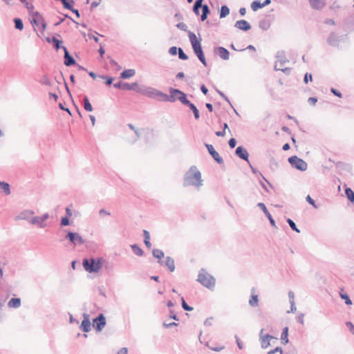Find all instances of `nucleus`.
Instances as JSON below:
<instances>
[{"mask_svg": "<svg viewBox=\"0 0 354 354\" xmlns=\"http://www.w3.org/2000/svg\"><path fill=\"white\" fill-rule=\"evenodd\" d=\"M203 185L201 173L197 169L196 166H191L187 171L183 177V186H194L198 189Z\"/></svg>", "mask_w": 354, "mask_h": 354, "instance_id": "nucleus-1", "label": "nucleus"}, {"mask_svg": "<svg viewBox=\"0 0 354 354\" xmlns=\"http://www.w3.org/2000/svg\"><path fill=\"white\" fill-rule=\"evenodd\" d=\"M84 268L88 272H97L102 267V259L100 258L84 259L82 262Z\"/></svg>", "mask_w": 354, "mask_h": 354, "instance_id": "nucleus-2", "label": "nucleus"}, {"mask_svg": "<svg viewBox=\"0 0 354 354\" xmlns=\"http://www.w3.org/2000/svg\"><path fill=\"white\" fill-rule=\"evenodd\" d=\"M197 281L209 289H212L215 286V279L203 268L200 270Z\"/></svg>", "mask_w": 354, "mask_h": 354, "instance_id": "nucleus-3", "label": "nucleus"}, {"mask_svg": "<svg viewBox=\"0 0 354 354\" xmlns=\"http://www.w3.org/2000/svg\"><path fill=\"white\" fill-rule=\"evenodd\" d=\"M138 93L150 98L157 99L158 100H160V98H163L164 97L163 92L145 85L139 86Z\"/></svg>", "mask_w": 354, "mask_h": 354, "instance_id": "nucleus-4", "label": "nucleus"}, {"mask_svg": "<svg viewBox=\"0 0 354 354\" xmlns=\"http://www.w3.org/2000/svg\"><path fill=\"white\" fill-rule=\"evenodd\" d=\"M288 160L292 167L301 171H304L307 169V163L301 158H298L297 156L289 157Z\"/></svg>", "mask_w": 354, "mask_h": 354, "instance_id": "nucleus-5", "label": "nucleus"}, {"mask_svg": "<svg viewBox=\"0 0 354 354\" xmlns=\"http://www.w3.org/2000/svg\"><path fill=\"white\" fill-rule=\"evenodd\" d=\"M188 37L191 42L194 54L197 55L200 53H202L203 48L201 44V39H198L196 35L191 31L188 32Z\"/></svg>", "mask_w": 354, "mask_h": 354, "instance_id": "nucleus-6", "label": "nucleus"}, {"mask_svg": "<svg viewBox=\"0 0 354 354\" xmlns=\"http://www.w3.org/2000/svg\"><path fill=\"white\" fill-rule=\"evenodd\" d=\"M139 85L137 82H133L131 84L127 82H123L122 81H119L115 84H113V87L115 88L122 89L124 91H134L138 93V89L139 88Z\"/></svg>", "mask_w": 354, "mask_h": 354, "instance_id": "nucleus-7", "label": "nucleus"}, {"mask_svg": "<svg viewBox=\"0 0 354 354\" xmlns=\"http://www.w3.org/2000/svg\"><path fill=\"white\" fill-rule=\"evenodd\" d=\"M65 239H68L74 245L77 244L83 245L85 242L82 237L77 232H68L66 234Z\"/></svg>", "mask_w": 354, "mask_h": 354, "instance_id": "nucleus-8", "label": "nucleus"}, {"mask_svg": "<svg viewBox=\"0 0 354 354\" xmlns=\"http://www.w3.org/2000/svg\"><path fill=\"white\" fill-rule=\"evenodd\" d=\"M106 325V318L102 313H100L93 320V326L97 332L102 331Z\"/></svg>", "mask_w": 354, "mask_h": 354, "instance_id": "nucleus-9", "label": "nucleus"}, {"mask_svg": "<svg viewBox=\"0 0 354 354\" xmlns=\"http://www.w3.org/2000/svg\"><path fill=\"white\" fill-rule=\"evenodd\" d=\"M49 218L48 213L44 214L41 216H34L29 220V223L32 225H37L39 227L43 228L46 226L44 223Z\"/></svg>", "mask_w": 354, "mask_h": 354, "instance_id": "nucleus-10", "label": "nucleus"}, {"mask_svg": "<svg viewBox=\"0 0 354 354\" xmlns=\"http://www.w3.org/2000/svg\"><path fill=\"white\" fill-rule=\"evenodd\" d=\"M277 61L274 64V70L278 71L279 67H283L284 64L288 62L286 57L285 51H278L276 55Z\"/></svg>", "mask_w": 354, "mask_h": 354, "instance_id": "nucleus-11", "label": "nucleus"}, {"mask_svg": "<svg viewBox=\"0 0 354 354\" xmlns=\"http://www.w3.org/2000/svg\"><path fill=\"white\" fill-rule=\"evenodd\" d=\"M209 153L213 159L219 165L223 164V159L220 156L218 153L214 149V147L210 144H205Z\"/></svg>", "mask_w": 354, "mask_h": 354, "instance_id": "nucleus-12", "label": "nucleus"}, {"mask_svg": "<svg viewBox=\"0 0 354 354\" xmlns=\"http://www.w3.org/2000/svg\"><path fill=\"white\" fill-rule=\"evenodd\" d=\"M174 90H178V88H169V95H167L166 93H164L163 98H160V101L162 102H174L178 100V97H179L178 93H174Z\"/></svg>", "mask_w": 354, "mask_h": 354, "instance_id": "nucleus-13", "label": "nucleus"}, {"mask_svg": "<svg viewBox=\"0 0 354 354\" xmlns=\"http://www.w3.org/2000/svg\"><path fill=\"white\" fill-rule=\"evenodd\" d=\"M214 54L218 55L223 60H228L230 58V52L223 46H218L214 48Z\"/></svg>", "mask_w": 354, "mask_h": 354, "instance_id": "nucleus-14", "label": "nucleus"}, {"mask_svg": "<svg viewBox=\"0 0 354 354\" xmlns=\"http://www.w3.org/2000/svg\"><path fill=\"white\" fill-rule=\"evenodd\" d=\"M62 49L64 52V64L66 66H71L76 64V62L75 59L70 55L67 48L66 46H62Z\"/></svg>", "mask_w": 354, "mask_h": 354, "instance_id": "nucleus-15", "label": "nucleus"}, {"mask_svg": "<svg viewBox=\"0 0 354 354\" xmlns=\"http://www.w3.org/2000/svg\"><path fill=\"white\" fill-rule=\"evenodd\" d=\"M235 154L241 159L249 162V153L243 146H239L235 150Z\"/></svg>", "mask_w": 354, "mask_h": 354, "instance_id": "nucleus-16", "label": "nucleus"}, {"mask_svg": "<svg viewBox=\"0 0 354 354\" xmlns=\"http://www.w3.org/2000/svg\"><path fill=\"white\" fill-rule=\"evenodd\" d=\"M83 320L82 322V324L80 326V328L85 332V333H88L91 330V322H90V319H89V315L86 313H84L83 314Z\"/></svg>", "mask_w": 354, "mask_h": 354, "instance_id": "nucleus-17", "label": "nucleus"}, {"mask_svg": "<svg viewBox=\"0 0 354 354\" xmlns=\"http://www.w3.org/2000/svg\"><path fill=\"white\" fill-rule=\"evenodd\" d=\"M257 206L263 212L266 217L268 218L270 225L274 227H277L275 221L273 219L272 215L268 212L266 205L263 203H259Z\"/></svg>", "mask_w": 354, "mask_h": 354, "instance_id": "nucleus-18", "label": "nucleus"}, {"mask_svg": "<svg viewBox=\"0 0 354 354\" xmlns=\"http://www.w3.org/2000/svg\"><path fill=\"white\" fill-rule=\"evenodd\" d=\"M234 27L243 31H248L251 29L249 22L244 19L236 21Z\"/></svg>", "mask_w": 354, "mask_h": 354, "instance_id": "nucleus-19", "label": "nucleus"}, {"mask_svg": "<svg viewBox=\"0 0 354 354\" xmlns=\"http://www.w3.org/2000/svg\"><path fill=\"white\" fill-rule=\"evenodd\" d=\"M35 214V212L30 209H26L20 212V214L16 216V220H26L28 221L30 219V216Z\"/></svg>", "mask_w": 354, "mask_h": 354, "instance_id": "nucleus-20", "label": "nucleus"}, {"mask_svg": "<svg viewBox=\"0 0 354 354\" xmlns=\"http://www.w3.org/2000/svg\"><path fill=\"white\" fill-rule=\"evenodd\" d=\"M173 91H174V93L178 94L179 97H178V100L183 105L188 106L191 103V102L189 100H187V95L184 92H183L182 91H180V90H174Z\"/></svg>", "mask_w": 354, "mask_h": 354, "instance_id": "nucleus-21", "label": "nucleus"}, {"mask_svg": "<svg viewBox=\"0 0 354 354\" xmlns=\"http://www.w3.org/2000/svg\"><path fill=\"white\" fill-rule=\"evenodd\" d=\"M310 6L313 9L322 10L325 6L324 0H309Z\"/></svg>", "mask_w": 354, "mask_h": 354, "instance_id": "nucleus-22", "label": "nucleus"}, {"mask_svg": "<svg viewBox=\"0 0 354 354\" xmlns=\"http://www.w3.org/2000/svg\"><path fill=\"white\" fill-rule=\"evenodd\" d=\"M327 41L330 46H337L339 45V42L340 41V39L339 37H338L335 33L332 32L329 35Z\"/></svg>", "mask_w": 354, "mask_h": 354, "instance_id": "nucleus-23", "label": "nucleus"}, {"mask_svg": "<svg viewBox=\"0 0 354 354\" xmlns=\"http://www.w3.org/2000/svg\"><path fill=\"white\" fill-rule=\"evenodd\" d=\"M21 305V300L19 297H14L9 300L8 306L10 308H19Z\"/></svg>", "mask_w": 354, "mask_h": 354, "instance_id": "nucleus-24", "label": "nucleus"}, {"mask_svg": "<svg viewBox=\"0 0 354 354\" xmlns=\"http://www.w3.org/2000/svg\"><path fill=\"white\" fill-rule=\"evenodd\" d=\"M46 41L48 43H52L56 50H58L59 48H62L63 46H61L62 41L57 39L55 37H47Z\"/></svg>", "mask_w": 354, "mask_h": 354, "instance_id": "nucleus-25", "label": "nucleus"}, {"mask_svg": "<svg viewBox=\"0 0 354 354\" xmlns=\"http://www.w3.org/2000/svg\"><path fill=\"white\" fill-rule=\"evenodd\" d=\"M263 328H262L259 333V339L261 344V347L263 348H266L270 346V342L269 339H266L265 337V335H263Z\"/></svg>", "mask_w": 354, "mask_h": 354, "instance_id": "nucleus-26", "label": "nucleus"}, {"mask_svg": "<svg viewBox=\"0 0 354 354\" xmlns=\"http://www.w3.org/2000/svg\"><path fill=\"white\" fill-rule=\"evenodd\" d=\"M136 74V71L134 69H126L123 71L120 75V77L122 79H129Z\"/></svg>", "mask_w": 354, "mask_h": 354, "instance_id": "nucleus-27", "label": "nucleus"}, {"mask_svg": "<svg viewBox=\"0 0 354 354\" xmlns=\"http://www.w3.org/2000/svg\"><path fill=\"white\" fill-rule=\"evenodd\" d=\"M152 254H153V256L155 258L159 259L158 263L160 265L163 264V262L162 261H160V260H161L162 258L164 257L165 254H164V252L161 250H160V249H153L152 250Z\"/></svg>", "mask_w": 354, "mask_h": 354, "instance_id": "nucleus-28", "label": "nucleus"}, {"mask_svg": "<svg viewBox=\"0 0 354 354\" xmlns=\"http://www.w3.org/2000/svg\"><path fill=\"white\" fill-rule=\"evenodd\" d=\"M165 265L168 268L170 272L175 270L174 260L171 257H167Z\"/></svg>", "mask_w": 354, "mask_h": 354, "instance_id": "nucleus-29", "label": "nucleus"}, {"mask_svg": "<svg viewBox=\"0 0 354 354\" xmlns=\"http://www.w3.org/2000/svg\"><path fill=\"white\" fill-rule=\"evenodd\" d=\"M210 13V10L209 6L207 4H203L202 7V15L201 16V19L202 21H204L207 19L208 15Z\"/></svg>", "mask_w": 354, "mask_h": 354, "instance_id": "nucleus-30", "label": "nucleus"}, {"mask_svg": "<svg viewBox=\"0 0 354 354\" xmlns=\"http://www.w3.org/2000/svg\"><path fill=\"white\" fill-rule=\"evenodd\" d=\"M143 236H144V243L147 248H151V243L150 242V234L149 232L144 230H143Z\"/></svg>", "mask_w": 354, "mask_h": 354, "instance_id": "nucleus-31", "label": "nucleus"}, {"mask_svg": "<svg viewBox=\"0 0 354 354\" xmlns=\"http://www.w3.org/2000/svg\"><path fill=\"white\" fill-rule=\"evenodd\" d=\"M288 328L286 326L283 328V330H282V333L281 335V339L282 340L283 344H286L288 343L289 340H288Z\"/></svg>", "mask_w": 354, "mask_h": 354, "instance_id": "nucleus-32", "label": "nucleus"}, {"mask_svg": "<svg viewBox=\"0 0 354 354\" xmlns=\"http://www.w3.org/2000/svg\"><path fill=\"white\" fill-rule=\"evenodd\" d=\"M131 248L133 253L138 256L142 257L144 254V252L141 248H140L137 244L131 245Z\"/></svg>", "mask_w": 354, "mask_h": 354, "instance_id": "nucleus-33", "label": "nucleus"}, {"mask_svg": "<svg viewBox=\"0 0 354 354\" xmlns=\"http://www.w3.org/2000/svg\"><path fill=\"white\" fill-rule=\"evenodd\" d=\"M203 0H196L194 6H193V11L196 15H199V9L202 8L203 4Z\"/></svg>", "mask_w": 354, "mask_h": 354, "instance_id": "nucleus-34", "label": "nucleus"}, {"mask_svg": "<svg viewBox=\"0 0 354 354\" xmlns=\"http://www.w3.org/2000/svg\"><path fill=\"white\" fill-rule=\"evenodd\" d=\"M83 105L84 108L86 111H92L93 107L91 104L89 102L88 97L86 95H84L83 98Z\"/></svg>", "mask_w": 354, "mask_h": 354, "instance_id": "nucleus-35", "label": "nucleus"}, {"mask_svg": "<svg viewBox=\"0 0 354 354\" xmlns=\"http://www.w3.org/2000/svg\"><path fill=\"white\" fill-rule=\"evenodd\" d=\"M0 188L3 189L6 195L10 194V187L8 183L0 180Z\"/></svg>", "mask_w": 354, "mask_h": 354, "instance_id": "nucleus-36", "label": "nucleus"}, {"mask_svg": "<svg viewBox=\"0 0 354 354\" xmlns=\"http://www.w3.org/2000/svg\"><path fill=\"white\" fill-rule=\"evenodd\" d=\"M250 306L252 307H256L259 305V298L257 295L252 294L251 297L249 300Z\"/></svg>", "mask_w": 354, "mask_h": 354, "instance_id": "nucleus-37", "label": "nucleus"}, {"mask_svg": "<svg viewBox=\"0 0 354 354\" xmlns=\"http://www.w3.org/2000/svg\"><path fill=\"white\" fill-rule=\"evenodd\" d=\"M230 14V9L226 5L221 6L220 10V18H225Z\"/></svg>", "mask_w": 354, "mask_h": 354, "instance_id": "nucleus-38", "label": "nucleus"}, {"mask_svg": "<svg viewBox=\"0 0 354 354\" xmlns=\"http://www.w3.org/2000/svg\"><path fill=\"white\" fill-rule=\"evenodd\" d=\"M259 26L263 30H267L270 26V23L266 19H262L259 21Z\"/></svg>", "mask_w": 354, "mask_h": 354, "instance_id": "nucleus-39", "label": "nucleus"}, {"mask_svg": "<svg viewBox=\"0 0 354 354\" xmlns=\"http://www.w3.org/2000/svg\"><path fill=\"white\" fill-rule=\"evenodd\" d=\"M187 106L193 111L194 118L198 120L200 118V113L197 107L192 102Z\"/></svg>", "mask_w": 354, "mask_h": 354, "instance_id": "nucleus-40", "label": "nucleus"}, {"mask_svg": "<svg viewBox=\"0 0 354 354\" xmlns=\"http://www.w3.org/2000/svg\"><path fill=\"white\" fill-rule=\"evenodd\" d=\"M34 15L35 17H38V19L40 21V25L41 26V29H42L43 31H44L46 30V24L45 22V20H44V17H42V15H41L39 14V12H35L34 13Z\"/></svg>", "mask_w": 354, "mask_h": 354, "instance_id": "nucleus-41", "label": "nucleus"}, {"mask_svg": "<svg viewBox=\"0 0 354 354\" xmlns=\"http://www.w3.org/2000/svg\"><path fill=\"white\" fill-rule=\"evenodd\" d=\"M250 6L254 12H257L259 9L263 8L262 6V3H261L258 0L252 1Z\"/></svg>", "mask_w": 354, "mask_h": 354, "instance_id": "nucleus-42", "label": "nucleus"}, {"mask_svg": "<svg viewBox=\"0 0 354 354\" xmlns=\"http://www.w3.org/2000/svg\"><path fill=\"white\" fill-rule=\"evenodd\" d=\"M15 23V28L19 30H22L24 28V24L20 18H15L13 19Z\"/></svg>", "mask_w": 354, "mask_h": 354, "instance_id": "nucleus-43", "label": "nucleus"}, {"mask_svg": "<svg viewBox=\"0 0 354 354\" xmlns=\"http://www.w3.org/2000/svg\"><path fill=\"white\" fill-rule=\"evenodd\" d=\"M345 194L351 202H354V192L351 188H346Z\"/></svg>", "mask_w": 354, "mask_h": 354, "instance_id": "nucleus-44", "label": "nucleus"}, {"mask_svg": "<svg viewBox=\"0 0 354 354\" xmlns=\"http://www.w3.org/2000/svg\"><path fill=\"white\" fill-rule=\"evenodd\" d=\"M287 223H288V225H290V228L297 232V233H299L300 232V230L297 228L295 223L290 218H288L287 219Z\"/></svg>", "mask_w": 354, "mask_h": 354, "instance_id": "nucleus-45", "label": "nucleus"}, {"mask_svg": "<svg viewBox=\"0 0 354 354\" xmlns=\"http://www.w3.org/2000/svg\"><path fill=\"white\" fill-rule=\"evenodd\" d=\"M39 82L42 84L50 86L51 82L50 79L46 75H43L39 80Z\"/></svg>", "mask_w": 354, "mask_h": 354, "instance_id": "nucleus-46", "label": "nucleus"}, {"mask_svg": "<svg viewBox=\"0 0 354 354\" xmlns=\"http://www.w3.org/2000/svg\"><path fill=\"white\" fill-rule=\"evenodd\" d=\"M99 77L101 79L106 80L105 84L107 86H110L113 83V81L114 80L113 77H107V76H106L104 75H100Z\"/></svg>", "mask_w": 354, "mask_h": 354, "instance_id": "nucleus-47", "label": "nucleus"}, {"mask_svg": "<svg viewBox=\"0 0 354 354\" xmlns=\"http://www.w3.org/2000/svg\"><path fill=\"white\" fill-rule=\"evenodd\" d=\"M178 57L180 59L182 60H187L188 59V56L184 53L183 50L181 48H178Z\"/></svg>", "mask_w": 354, "mask_h": 354, "instance_id": "nucleus-48", "label": "nucleus"}, {"mask_svg": "<svg viewBox=\"0 0 354 354\" xmlns=\"http://www.w3.org/2000/svg\"><path fill=\"white\" fill-rule=\"evenodd\" d=\"M25 4V6L26 8H27V10H28L30 15H31L32 17H35L34 15V13L35 12L33 11L34 10V6L32 5V4H30L27 1H26V3H24Z\"/></svg>", "mask_w": 354, "mask_h": 354, "instance_id": "nucleus-49", "label": "nucleus"}, {"mask_svg": "<svg viewBox=\"0 0 354 354\" xmlns=\"http://www.w3.org/2000/svg\"><path fill=\"white\" fill-rule=\"evenodd\" d=\"M196 57H198V59L200 60V62L205 66H207V62H206V59H205V55H204V53H203V50L202 51V53H200L199 54H198L196 55Z\"/></svg>", "mask_w": 354, "mask_h": 354, "instance_id": "nucleus-50", "label": "nucleus"}, {"mask_svg": "<svg viewBox=\"0 0 354 354\" xmlns=\"http://www.w3.org/2000/svg\"><path fill=\"white\" fill-rule=\"evenodd\" d=\"M181 301H182V308L186 310V311H192L193 310V308L189 306L185 301L183 297H181Z\"/></svg>", "mask_w": 354, "mask_h": 354, "instance_id": "nucleus-51", "label": "nucleus"}, {"mask_svg": "<svg viewBox=\"0 0 354 354\" xmlns=\"http://www.w3.org/2000/svg\"><path fill=\"white\" fill-rule=\"evenodd\" d=\"M340 297L342 299H344L345 301V304L346 305H351L352 304V301L351 300L349 296L347 295V294H340Z\"/></svg>", "mask_w": 354, "mask_h": 354, "instance_id": "nucleus-52", "label": "nucleus"}, {"mask_svg": "<svg viewBox=\"0 0 354 354\" xmlns=\"http://www.w3.org/2000/svg\"><path fill=\"white\" fill-rule=\"evenodd\" d=\"M70 224L69 218L68 216L62 217L61 219L60 225L62 226H67Z\"/></svg>", "mask_w": 354, "mask_h": 354, "instance_id": "nucleus-53", "label": "nucleus"}, {"mask_svg": "<svg viewBox=\"0 0 354 354\" xmlns=\"http://www.w3.org/2000/svg\"><path fill=\"white\" fill-rule=\"evenodd\" d=\"M268 354H282V348L281 347H276L274 349L269 351Z\"/></svg>", "mask_w": 354, "mask_h": 354, "instance_id": "nucleus-54", "label": "nucleus"}, {"mask_svg": "<svg viewBox=\"0 0 354 354\" xmlns=\"http://www.w3.org/2000/svg\"><path fill=\"white\" fill-rule=\"evenodd\" d=\"M306 200L309 204L312 205L315 208H317V206L315 205V200L313 199L310 195H308L306 196Z\"/></svg>", "mask_w": 354, "mask_h": 354, "instance_id": "nucleus-55", "label": "nucleus"}, {"mask_svg": "<svg viewBox=\"0 0 354 354\" xmlns=\"http://www.w3.org/2000/svg\"><path fill=\"white\" fill-rule=\"evenodd\" d=\"M176 27L181 30H183V31H187V26L183 23V22H180L178 23L177 25H176Z\"/></svg>", "mask_w": 354, "mask_h": 354, "instance_id": "nucleus-56", "label": "nucleus"}, {"mask_svg": "<svg viewBox=\"0 0 354 354\" xmlns=\"http://www.w3.org/2000/svg\"><path fill=\"white\" fill-rule=\"evenodd\" d=\"M309 80H313V76L310 73H306L304 75V82H305V84H307Z\"/></svg>", "mask_w": 354, "mask_h": 354, "instance_id": "nucleus-57", "label": "nucleus"}, {"mask_svg": "<svg viewBox=\"0 0 354 354\" xmlns=\"http://www.w3.org/2000/svg\"><path fill=\"white\" fill-rule=\"evenodd\" d=\"M178 52V48H177L176 46H172L169 49V53L171 55H176L177 54V53Z\"/></svg>", "mask_w": 354, "mask_h": 354, "instance_id": "nucleus-58", "label": "nucleus"}, {"mask_svg": "<svg viewBox=\"0 0 354 354\" xmlns=\"http://www.w3.org/2000/svg\"><path fill=\"white\" fill-rule=\"evenodd\" d=\"M330 92L338 97H342V93L334 88H330Z\"/></svg>", "mask_w": 354, "mask_h": 354, "instance_id": "nucleus-59", "label": "nucleus"}, {"mask_svg": "<svg viewBox=\"0 0 354 354\" xmlns=\"http://www.w3.org/2000/svg\"><path fill=\"white\" fill-rule=\"evenodd\" d=\"M229 146L231 149H233L235 147L236 145V140L235 138H230L228 141Z\"/></svg>", "mask_w": 354, "mask_h": 354, "instance_id": "nucleus-60", "label": "nucleus"}, {"mask_svg": "<svg viewBox=\"0 0 354 354\" xmlns=\"http://www.w3.org/2000/svg\"><path fill=\"white\" fill-rule=\"evenodd\" d=\"M99 215L100 216L102 217L104 215L109 216L111 215V213L109 212H107L105 209H101L99 211Z\"/></svg>", "mask_w": 354, "mask_h": 354, "instance_id": "nucleus-61", "label": "nucleus"}, {"mask_svg": "<svg viewBox=\"0 0 354 354\" xmlns=\"http://www.w3.org/2000/svg\"><path fill=\"white\" fill-rule=\"evenodd\" d=\"M346 326L348 328L349 330L354 334V325L351 322H347L346 323Z\"/></svg>", "mask_w": 354, "mask_h": 354, "instance_id": "nucleus-62", "label": "nucleus"}, {"mask_svg": "<svg viewBox=\"0 0 354 354\" xmlns=\"http://www.w3.org/2000/svg\"><path fill=\"white\" fill-rule=\"evenodd\" d=\"M308 102L310 104L314 106V105H315L316 102H317V99L314 97H310L308 98Z\"/></svg>", "mask_w": 354, "mask_h": 354, "instance_id": "nucleus-63", "label": "nucleus"}, {"mask_svg": "<svg viewBox=\"0 0 354 354\" xmlns=\"http://www.w3.org/2000/svg\"><path fill=\"white\" fill-rule=\"evenodd\" d=\"M127 353H128L127 348L123 347L118 351V354H127Z\"/></svg>", "mask_w": 354, "mask_h": 354, "instance_id": "nucleus-64", "label": "nucleus"}]
</instances>
